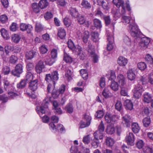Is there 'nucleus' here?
I'll list each match as a JSON object with an SVG mask.
<instances>
[{
	"mask_svg": "<svg viewBox=\"0 0 153 153\" xmlns=\"http://www.w3.org/2000/svg\"><path fill=\"white\" fill-rule=\"evenodd\" d=\"M59 94L58 90H56L54 89H53L52 93V95L53 97L56 98L58 97Z\"/></svg>",
	"mask_w": 153,
	"mask_h": 153,
	"instance_id": "nucleus-60",
	"label": "nucleus"
},
{
	"mask_svg": "<svg viewBox=\"0 0 153 153\" xmlns=\"http://www.w3.org/2000/svg\"><path fill=\"white\" fill-rule=\"evenodd\" d=\"M106 132L110 134H112L115 132L113 124H109L106 129Z\"/></svg>",
	"mask_w": 153,
	"mask_h": 153,
	"instance_id": "nucleus-26",
	"label": "nucleus"
},
{
	"mask_svg": "<svg viewBox=\"0 0 153 153\" xmlns=\"http://www.w3.org/2000/svg\"><path fill=\"white\" fill-rule=\"evenodd\" d=\"M98 130L97 132L99 133L100 132L103 133L104 130V126L103 124V121H101L100 124L98 128Z\"/></svg>",
	"mask_w": 153,
	"mask_h": 153,
	"instance_id": "nucleus-54",
	"label": "nucleus"
},
{
	"mask_svg": "<svg viewBox=\"0 0 153 153\" xmlns=\"http://www.w3.org/2000/svg\"><path fill=\"white\" fill-rule=\"evenodd\" d=\"M44 68L45 65L43 62L40 60L36 64L35 67V69L37 73L40 74L42 72V69Z\"/></svg>",
	"mask_w": 153,
	"mask_h": 153,
	"instance_id": "nucleus-14",
	"label": "nucleus"
},
{
	"mask_svg": "<svg viewBox=\"0 0 153 153\" xmlns=\"http://www.w3.org/2000/svg\"><path fill=\"white\" fill-rule=\"evenodd\" d=\"M13 49L12 46L10 45H7L5 46L4 55L7 58V61L8 59V58L9 56V53L10 52V51L11 50H13Z\"/></svg>",
	"mask_w": 153,
	"mask_h": 153,
	"instance_id": "nucleus-25",
	"label": "nucleus"
},
{
	"mask_svg": "<svg viewBox=\"0 0 153 153\" xmlns=\"http://www.w3.org/2000/svg\"><path fill=\"white\" fill-rule=\"evenodd\" d=\"M64 60L67 62H70L72 61V58L67 53H64Z\"/></svg>",
	"mask_w": 153,
	"mask_h": 153,
	"instance_id": "nucleus-50",
	"label": "nucleus"
},
{
	"mask_svg": "<svg viewBox=\"0 0 153 153\" xmlns=\"http://www.w3.org/2000/svg\"><path fill=\"white\" fill-rule=\"evenodd\" d=\"M152 96L147 92H145L143 94V101L144 102L149 103L152 100Z\"/></svg>",
	"mask_w": 153,
	"mask_h": 153,
	"instance_id": "nucleus-18",
	"label": "nucleus"
},
{
	"mask_svg": "<svg viewBox=\"0 0 153 153\" xmlns=\"http://www.w3.org/2000/svg\"><path fill=\"white\" fill-rule=\"evenodd\" d=\"M45 79L49 83L48 86L47 90L48 92H49L51 88H53L54 87L55 81L53 80L50 74L46 75Z\"/></svg>",
	"mask_w": 153,
	"mask_h": 153,
	"instance_id": "nucleus-4",
	"label": "nucleus"
},
{
	"mask_svg": "<svg viewBox=\"0 0 153 153\" xmlns=\"http://www.w3.org/2000/svg\"><path fill=\"white\" fill-rule=\"evenodd\" d=\"M80 73L82 78L85 79H87L88 77V74L86 70L82 69L80 71Z\"/></svg>",
	"mask_w": 153,
	"mask_h": 153,
	"instance_id": "nucleus-35",
	"label": "nucleus"
},
{
	"mask_svg": "<svg viewBox=\"0 0 153 153\" xmlns=\"http://www.w3.org/2000/svg\"><path fill=\"white\" fill-rule=\"evenodd\" d=\"M36 52L33 51H30L26 52L25 57L27 59H30L36 55Z\"/></svg>",
	"mask_w": 153,
	"mask_h": 153,
	"instance_id": "nucleus-22",
	"label": "nucleus"
},
{
	"mask_svg": "<svg viewBox=\"0 0 153 153\" xmlns=\"http://www.w3.org/2000/svg\"><path fill=\"white\" fill-rule=\"evenodd\" d=\"M44 61L47 65H52L55 62L54 59L51 58L48 56H46L44 57Z\"/></svg>",
	"mask_w": 153,
	"mask_h": 153,
	"instance_id": "nucleus-20",
	"label": "nucleus"
},
{
	"mask_svg": "<svg viewBox=\"0 0 153 153\" xmlns=\"http://www.w3.org/2000/svg\"><path fill=\"white\" fill-rule=\"evenodd\" d=\"M22 72L23 68L22 65L21 64H18L16 65L15 69L12 71L11 74L14 76H16L19 77V76L20 74Z\"/></svg>",
	"mask_w": 153,
	"mask_h": 153,
	"instance_id": "nucleus-7",
	"label": "nucleus"
},
{
	"mask_svg": "<svg viewBox=\"0 0 153 153\" xmlns=\"http://www.w3.org/2000/svg\"><path fill=\"white\" fill-rule=\"evenodd\" d=\"M94 24L95 27L99 29L102 27L101 21L99 19H95L94 20Z\"/></svg>",
	"mask_w": 153,
	"mask_h": 153,
	"instance_id": "nucleus-36",
	"label": "nucleus"
},
{
	"mask_svg": "<svg viewBox=\"0 0 153 153\" xmlns=\"http://www.w3.org/2000/svg\"><path fill=\"white\" fill-rule=\"evenodd\" d=\"M37 79L31 81L30 83L29 88L32 91H34L36 90L37 88Z\"/></svg>",
	"mask_w": 153,
	"mask_h": 153,
	"instance_id": "nucleus-17",
	"label": "nucleus"
},
{
	"mask_svg": "<svg viewBox=\"0 0 153 153\" xmlns=\"http://www.w3.org/2000/svg\"><path fill=\"white\" fill-rule=\"evenodd\" d=\"M18 58L17 56L12 55L9 58V62L13 64H15L17 62Z\"/></svg>",
	"mask_w": 153,
	"mask_h": 153,
	"instance_id": "nucleus-44",
	"label": "nucleus"
},
{
	"mask_svg": "<svg viewBox=\"0 0 153 153\" xmlns=\"http://www.w3.org/2000/svg\"><path fill=\"white\" fill-rule=\"evenodd\" d=\"M58 35L61 39L64 38L66 35V32L64 29L62 27H60L58 29Z\"/></svg>",
	"mask_w": 153,
	"mask_h": 153,
	"instance_id": "nucleus-27",
	"label": "nucleus"
},
{
	"mask_svg": "<svg viewBox=\"0 0 153 153\" xmlns=\"http://www.w3.org/2000/svg\"><path fill=\"white\" fill-rule=\"evenodd\" d=\"M104 114L103 111L102 110H99L97 111L95 114V116L98 118L102 117Z\"/></svg>",
	"mask_w": 153,
	"mask_h": 153,
	"instance_id": "nucleus-59",
	"label": "nucleus"
},
{
	"mask_svg": "<svg viewBox=\"0 0 153 153\" xmlns=\"http://www.w3.org/2000/svg\"><path fill=\"white\" fill-rule=\"evenodd\" d=\"M33 75L31 72H29L27 73L26 76V80L28 81H31L33 79Z\"/></svg>",
	"mask_w": 153,
	"mask_h": 153,
	"instance_id": "nucleus-55",
	"label": "nucleus"
},
{
	"mask_svg": "<svg viewBox=\"0 0 153 153\" xmlns=\"http://www.w3.org/2000/svg\"><path fill=\"white\" fill-rule=\"evenodd\" d=\"M117 80L120 86H126V78L123 74H119L117 76Z\"/></svg>",
	"mask_w": 153,
	"mask_h": 153,
	"instance_id": "nucleus-11",
	"label": "nucleus"
},
{
	"mask_svg": "<svg viewBox=\"0 0 153 153\" xmlns=\"http://www.w3.org/2000/svg\"><path fill=\"white\" fill-rule=\"evenodd\" d=\"M68 12L71 16L74 18L77 17L78 14V12L75 8L70 7L68 10Z\"/></svg>",
	"mask_w": 153,
	"mask_h": 153,
	"instance_id": "nucleus-21",
	"label": "nucleus"
},
{
	"mask_svg": "<svg viewBox=\"0 0 153 153\" xmlns=\"http://www.w3.org/2000/svg\"><path fill=\"white\" fill-rule=\"evenodd\" d=\"M83 142L85 144H87L90 142V138L89 135H87L84 136L82 140Z\"/></svg>",
	"mask_w": 153,
	"mask_h": 153,
	"instance_id": "nucleus-64",
	"label": "nucleus"
},
{
	"mask_svg": "<svg viewBox=\"0 0 153 153\" xmlns=\"http://www.w3.org/2000/svg\"><path fill=\"white\" fill-rule=\"evenodd\" d=\"M68 47L73 51H76V48L74 45V43L71 40H69L68 42Z\"/></svg>",
	"mask_w": 153,
	"mask_h": 153,
	"instance_id": "nucleus-41",
	"label": "nucleus"
},
{
	"mask_svg": "<svg viewBox=\"0 0 153 153\" xmlns=\"http://www.w3.org/2000/svg\"><path fill=\"white\" fill-rule=\"evenodd\" d=\"M87 49L88 53L90 54L91 56L92 57L94 62H97L98 61V57L95 53L94 46L91 44L89 43Z\"/></svg>",
	"mask_w": 153,
	"mask_h": 153,
	"instance_id": "nucleus-3",
	"label": "nucleus"
},
{
	"mask_svg": "<svg viewBox=\"0 0 153 153\" xmlns=\"http://www.w3.org/2000/svg\"><path fill=\"white\" fill-rule=\"evenodd\" d=\"M48 102L44 100L42 104V106L37 107L36 110L40 115L41 114L45 113L46 111L45 109L48 108Z\"/></svg>",
	"mask_w": 153,
	"mask_h": 153,
	"instance_id": "nucleus-6",
	"label": "nucleus"
},
{
	"mask_svg": "<svg viewBox=\"0 0 153 153\" xmlns=\"http://www.w3.org/2000/svg\"><path fill=\"white\" fill-rule=\"evenodd\" d=\"M105 143L107 146L109 147H111L114 145V141L112 138L108 137L106 138Z\"/></svg>",
	"mask_w": 153,
	"mask_h": 153,
	"instance_id": "nucleus-34",
	"label": "nucleus"
},
{
	"mask_svg": "<svg viewBox=\"0 0 153 153\" xmlns=\"http://www.w3.org/2000/svg\"><path fill=\"white\" fill-rule=\"evenodd\" d=\"M122 123L124 126L128 127L130 126L131 118L130 116L126 115L122 117Z\"/></svg>",
	"mask_w": 153,
	"mask_h": 153,
	"instance_id": "nucleus-13",
	"label": "nucleus"
},
{
	"mask_svg": "<svg viewBox=\"0 0 153 153\" xmlns=\"http://www.w3.org/2000/svg\"><path fill=\"white\" fill-rule=\"evenodd\" d=\"M81 5L83 7L86 8H90L91 7L90 3L87 1L85 0H82Z\"/></svg>",
	"mask_w": 153,
	"mask_h": 153,
	"instance_id": "nucleus-48",
	"label": "nucleus"
},
{
	"mask_svg": "<svg viewBox=\"0 0 153 153\" xmlns=\"http://www.w3.org/2000/svg\"><path fill=\"white\" fill-rule=\"evenodd\" d=\"M124 105L126 109L131 110L133 108V104L129 100H126L124 102Z\"/></svg>",
	"mask_w": 153,
	"mask_h": 153,
	"instance_id": "nucleus-19",
	"label": "nucleus"
},
{
	"mask_svg": "<svg viewBox=\"0 0 153 153\" xmlns=\"http://www.w3.org/2000/svg\"><path fill=\"white\" fill-rule=\"evenodd\" d=\"M128 63V60L125 57L120 56L118 59L117 63L120 66H124Z\"/></svg>",
	"mask_w": 153,
	"mask_h": 153,
	"instance_id": "nucleus-16",
	"label": "nucleus"
},
{
	"mask_svg": "<svg viewBox=\"0 0 153 153\" xmlns=\"http://www.w3.org/2000/svg\"><path fill=\"white\" fill-rule=\"evenodd\" d=\"M126 140L128 144L130 146L134 145V138L132 133L129 132L126 136Z\"/></svg>",
	"mask_w": 153,
	"mask_h": 153,
	"instance_id": "nucleus-10",
	"label": "nucleus"
},
{
	"mask_svg": "<svg viewBox=\"0 0 153 153\" xmlns=\"http://www.w3.org/2000/svg\"><path fill=\"white\" fill-rule=\"evenodd\" d=\"M119 85L117 82L113 80L112 81L110 87L114 91H116L119 89Z\"/></svg>",
	"mask_w": 153,
	"mask_h": 153,
	"instance_id": "nucleus-28",
	"label": "nucleus"
},
{
	"mask_svg": "<svg viewBox=\"0 0 153 153\" xmlns=\"http://www.w3.org/2000/svg\"><path fill=\"white\" fill-rule=\"evenodd\" d=\"M91 39L95 42H98L99 39V34L97 32H92L91 33Z\"/></svg>",
	"mask_w": 153,
	"mask_h": 153,
	"instance_id": "nucleus-31",
	"label": "nucleus"
},
{
	"mask_svg": "<svg viewBox=\"0 0 153 153\" xmlns=\"http://www.w3.org/2000/svg\"><path fill=\"white\" fill-rule=\"evenodd\" d=\"M51 55L52 58L55 59L57 57V50L55 49H53L51 51Z\"/></svg>",
	"mask_w": 153,
	"mask_h": 153,
	"instance_id": "nucleus-58",
	"label": "nucleus"
},
{
	"mask_svg": "<svg viewBox=\"0 0 153 153\" xmlns=\"http://www.w3.org/2000/svg\"><path fill=\"white\" fill-rule=\"evenodd\" d=\"M144 145V143L142 140H138L136 143L137 147L139 149L142 148Z\"/></svg>",
	"mask_w": 153,
	"mask_h": 153,
	"instance_id": "nucleus-51",
	"label": "nucleus"
},
{
	"mask_svg": "<svg viewBox=\"0 0 153 153\" xmlns=\"http://www.w3.org/2000/svg\"><path fill=\"white\" fill-rule=\"evenodd\" d=\"M89 37V33L88 31H86L84 32L82 35V38L84 43H86Z\"/></svg>",
	"mask_w": 153,
	"mask_h": 153,
	"instance_id": "nucleus-45",
	"label": "nucleus"
},
{
	"mask_svg": "<svg viewBox=\"0 0 153 153\" xmlns=\"http://www.w3.org/2000/svg\"><path fill=\"white\" fill-rule=\"evenodd\" d=\"M98 133L97 132V131L95 132L94 134V136L95 139L96 140H98L99 139H102L103 138V133L100 132Z\"/></svg>",
	"mask_w": 153,
	"mask_h": 153,
	"instance_id": "nucleus-40",
	"label": "nucleus"
},
{
	"mask_svg": "<svg viewBox=\"0 0 153 153\" xmlns=\"http://www.w3.org/2000/svg\"><path fill=\"white\" fill-rule=\"evenodd\" d=\"M7 20V17L5 15H3L0 16V21L2 23H5Z\"/></svg>",
	"mask_w": 153,
	"mask_h": 153,
	"instance_id": "nucleus-62",
	"label": "nucleus"
},
{
	"mask_svg": "<svg viewBox=\"0 0 153 153\" xmlns=\"http://www.w3.org/2000/svg\"><path fill=\"white\" fill-rule=\"evenodd\" d=\"M66 110L69 113H72L74 111V108L72 104L69 103L66 106Z\"/></svg>",
	"mask_w": 153,
	"mask_h": 153,
	"instance_id": "nucleus-49",
	"label": "nucleus"
},
{
	"mask_svg": "<svg viewBox=\"0 0 153 153\" xmlns=\"http://www.w3.org/2000/svg\"><path fill=\"white\" fill-rule=\"evenodd\" d=\"M76 51L77 52L78 56L80 59L83 60L85 59V55L81 47L78 46Z\"/></svg>",
	"mask_w": 153,
	"mask_h": 153,
	"instance_id": "nucleus-15",
	"label": "nucleus"
},
{
	"mask_svg": "<svg viewBox=\"0 0 153 153\" xmlns=\"http://www.w3.org/2000/svg\"><path fill=\"white\" fill-rule=\"evenodd\" d=\"M151 120L150 117H147L145 118L143 120V126L145 127H148L150 123Z\"/></svg>",
	"mask_w": 153,
	"mask_h": 153,
	"instance_id": "nucleus-37",
	"label": "nucleus"
},
{
	"mask_svg": "<svg viewBox=\"0 0 153 153\" xmlns=\"http://www.w3.org/2000/svg\"><path fill=\"white\" fill-rule=\"evenodd\" d=\"M48 4L47 0H41L39 2V6L40 8L42 9L47 7Z\"/></svg>",
	"mask_w": 153,
	"mask_h": 153,
	"instance_id": "nucleus-33",
	"label": "nucleus"
},
{
	"mask_svg": "<svg viewBox=\"0 0 153 153\" xmlns=\"http://www.w3.org/2000/svg\"><path fill=\"white\" fill-rule=\"evenodd\" d=\"M26 84V82L25 80H22L17 85V87L19 88H22L25 87Z\"/></svg>",
	"mask_w": 153,
	"mask_h": 153,
	"instance_id": "nucleus-63",
	"label": "nucleus"
},
{
	"mask_svg": "<svg viewBox=\"0 0 153 153\" xmlns=\"http://www.w3.org/2000/svg\"><path fill=\"white\" fill-rule=\"evenodd\" d=\"M32 7L33 11L36 13H38L40 11V8L37 3H33L32 5Z\"/></svg>",
	"mask_w": 153,
	"mask_h": 153,
	"instance_id": "nucleus-38",
	"label": "nucleus"
},
{
	"mask_svg": "<svg viewBox=\"0 0 153 153\" xmlns=\"http://www.w3.org/2000/svg\"><path fill=\"white\" fill-rule=\"evenodd\" d=\"M20 38V37L19 35L17 34L13 35L11 36L12 40L15 43L19 42Z\"/></svg>",
	"mask_w": 153,
	"mask_h": 153,
	"instance_id": "nucleus-39",
	"label": "nucleus"
},
{
	"mask_svg": "<svg viewBox=\"0 0 153 153\" xmlns=\"http://www.w3.org/2000/svg\"><path fill=\"white\" fill-rule=\"evenodd\" d=\"M0 32L2 36L4 39H7L10 38L9 35L5 29L2 28L1 29Z\"/></svg>",
	"mask_w": 153,
	"mask_h": 153,
	"instance_id": "nucleus-32",
	"label": "nucleus"
},
{
	"mask_svg": "<svg viewBox=\"0 0 153 153\" xmlns=\"http://www.w3.org/2000/svg\"><path fill=\"white\" fill-rule=\"evenodd\" d=\"M91 117L89 114H85L84 115L83 120L79 123V128H82L88 127L91 124Z\"/></svg>",
	"mask_w": 153,
	"mask_h": 153,
	"instance_id": "nucleus-2",
	"label": "nucleus"
},
{
	"mask_svg": "<svg viewBox=\"0 0 153 153\" xmlns=\"http://www.w3.org/2000/svg\"><path fill=\"white\" fill-rule=\"evenodd\" d=\"M120 95L123 96H128V89L126 86H120Z\"/></svg>",
	"mask_w": 153,
	"mask_h": 153,
	"instance_id": "nucleus-23",
	"label": "nucleus"
},
{
	"mask_svg": "<svg viewBox=\"0 0 153 153\" xmlns=\"http://www.w3.org/2000/svg\"><path fill=\"white\" fill-rule=\"evenodd\" d=\"M107 76L109 80H114L116 78L114 71L112 70L108 71V74H107Z\"/></svg>",
	"mask_w": 153,
	"mask_h": 153,
	"instance_id": "nucleus-30",
	"label": "nucleus"
},
{
	"mask_svg": "<svg viewBox=\"0 0 153 153\" xmlns=\"http://www.w3.org/2000/svg\"><path fill=\"white\" fill-rule=\"evenodd\" d=\"M143 91L142 86L139 84L137 85L133 90L134 96L136 98L138 99L141 96Z\"/></svg>",
	"mask_w": 153,
	"mask_h": 153,
	"instance_id": "nucleus-5",
	"label": "nucleus"
},
{
	"mask_svg": "<svg viewBox=\"0 0 153 153\" xmlns=\"http://www.w3.org/2000/svg\"><path fill=\"white\" fill-rule=\"evenodd\" d=\"M102 94L105 98H108L110 97V92L107 88H105L104 89Z\"/></svg>",
	"mask_w": 153,
	"mask_h": 153,
	"instance_id": "nucleus-42",
	"label": "nucleus"
},
{
	"mask_svg": "<svg viewBox=\"0 0 153 153\" xmlns=\"http://www.w3.org/2000/svg\"><path fill=\"white\" fill-rule=\"evenodd\" d=\"M105 118L107 122L113 124L117 120L118 117L115 115L107 113L105 116Z\"/></svg>",
	"mask_w": 153,
	"mask_h": 153,
	"instance_id": "nucleus-8",
	"label": "nucleus"
},
{
	"mask_svg": "<svg viewBox=\"0 0 153 153\" xmlns=\"http://www.w3.org/2000/svg\"><path fill=\"white\" fill-rule=\"evenodd\" d=\"M145 60L149 64H152L153 63V58L149 54L146 55L145 57Z\"/></svg>",
	"mask_w": 153,
	"mask_h": 153,
	"instance_id": "nucleus-52",
	"label": "nucleus"
},
{
	"mask_svg": "<svg viewBox=\"0 0 153 153\" xmlns=\"http://www.w3.org/2000/svg\"><path fill=\"white\" fill-rule=\"evenodd\" d=\"M0 54L1 55L3 60L4 61H7V58L4 55V48L3 47L0 45Z\"/></svg>",
	"mask_w": 153,
	"mask_h": 153,
	"instance_id": "nucleus-53",
	"label": "nucleus"
},
{
	"mask_svg": "<svg viewBox=\"0 0 153 153\" xmlns=\"http://www.w3.org/2000/svg\"><path fill=\"white\" fill-rule=\"evenodd\" d=\"M109 37L107 38V40L108 42V43L107 45V49L109 51H110L112 50L113 48V43L114 42V38L112 37H111L110 40H109Z\"/></svg>",
	"mask_w": 153,
	"mask_h": 153,
	"instance_id": "nucleus-29",
	"label": "nucleus"
},
{
	"mask_svg": "<svg viewBox=\"0 0 153 153\" xmlns=\"http://www.w3.org/2000/svg\"><path fill=\"white\" fill-rule=\"evenodd\" d=\"M35 30L37 32H40L43 30V27L40 23L36 22L35 26Z\"/></svg>",
	"mask_w": 153,
	"mask_h": 153,
	"instance_id": "nucleus-46",
	"label": "nucleus"
},
{
	"mask_svg": "<svg viewBox=\"0 0 153 153\" xmlns=\"http://www.w3.org/2000/svg\"><path fill=\"white\" fill-rule=\"evenodd\" d=\"M135 69L134 68L129 69L127 72V77L129 80L132 81L134 80L135 77Z\"/></svg>",
	"mask_w": 153,
	"mask_h": 153,
	"instance_id": "nucleus-12",
	"label": "nucleus"
},
{
	"mask_svg": "<svg viewBox=\"0 0 153 153\" xmlns=\"http://www.w3.org/2000/svg\"><path fill=\"white\" fill-rule=\"evenodd\" d=\"M58 75V74L57 72L56 71H55L52 72L51 75V76L53 80L55 82V81H56L58 79L59 77Z\"/></svg>",
	"mask_w": 153,
	"mask_h": 153,
	"instance_id": "nucleus-56",
	"label": "nucleus"
},
{
	"mask_svg": "<svg viewBox=\"0 0 153 153\" xmlns=\"http://www.w3.org/2000/svg\"><path fill=\"white\" fill-rule=\"evenodd\" d=\"M77 20L78 22L80 24H83L86 21L85 19L84 16L79 15L78 16Z\"/></svg>",
	"mask_w": 153,
	"mask_h": 153,
	"instance_id": "nucleus-47",
	"label": "nucleus"
},
{
	"mask_svg": "<svg viewBox=\"0 0 153 153\" xmlns=\"http://www.w3.org/2000/svg\"><path fill=\"white\" fill-rule=\"evenodd\" d=\"M115 108L118 111H120L122 109V104L119 101H117L115 105Z\"/></svg>",
	"mask_w": 153,
	"mask_h": 153,
	"instance_id": "nucleus-61",
	"label": "nucleus"
},
{
	"mask_svg": "<svg viewBox=\"0 0 153 153\" xmlns=\"http://www.w3.org/2000/svg\"><path fill=\"white\" fill-rule=\"evenodd\" d=\"M128 29L132 36L137 38L140 36V32L137 25L134 22H130L128 25Z\"/></svg>",
	"mask_w": 153,
	"mask_h": 153,
	"instance_id": "nucleus-1",
	"label": "nucleus"
},
{
	"mask_svg": "<svg viewBox=\"0 0 153 153\" xmlns=\"http://www.w3.org/2000/svg\"><path fill=\"white\" fill-rule=\"evenodd\" d=\"M112 2L117 7H122V9L121 12V14L122 15L125 14V10L123 6L124 1L122 0H113Z\"/></svg>",
	"mask_w": 153,
	"mask_h": 153,
	"instance_id": "nucleus-9",
	"label": "nucleus"
},
{
	"mask_svg": "<svg viewBox=\"0 0 153 153\" xmlns=\"http://www.w3.org/2000/svg\"><path fill=\"white\" fill-rule=\"evenodd\" d=\"M64 25L67 27H69L71 25V20L68 18L65 17L63 20Z\"/></svg>",
	"mask_w": 153,
	"mask_h": 153,
	"instance_id": "nucleus-57",
	"label": "nucleus"
},
{
	"mask_svg": "<svg viewBox=\"0 0 153 153\" xmlns=\"http://www.w3.org/2000/svg\"><path fill=\"white\" fill-rule=\"evenodd\" d=\"M132 131L135 133H138L140 129V127L137 123H133L131 125Z\"/></svg>",
	"mask_w": 153,
	"mask_h": 153,
	"instance_id": "nucleus-24",
	"label": "nucleus"
},
{
	"mask_svg": "<svg viewBox=\"0 0 153 153\" xmlns=\"http://www.w3.org/2000/svg\"><path fill=\"white\" fill-rule=\"evenodd\" d=\"M138 68L142 71L144 70L146 68V64L144 62H140L137 64Z\"/></svg>",
	"mask_w": 153,
	"mask_h": 153,
	"instance_id": "nucleus-43",
	"label": "nucleus"
}]
</instances>
